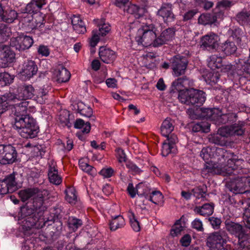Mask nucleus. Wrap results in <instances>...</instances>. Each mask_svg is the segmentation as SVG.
<instances>
[{
    "mask_svg": "<svg viewBox=\"0 0 250 250\" xmlns=\"http://www.w3.org/2000/svg\"><path fill=\"white\" fill-rule=\"evenodd\" d=\"M13 101H16L17 99L11 93L5 94L0 97V116L5 111L8 102Z\"/></svg>",
    "mask_w": 250,
    "mask_h": 250,
    "instance_id": "34",
    "label": "nucleus"
},
{
    "mask_svg": "<svg viewBox=\"0 0 250 250\" xmlns=\"http://www.w3.org/2000/svg\"><path fill=\"white\" fill-rule=\"evenodd\" d=\"M126 167L133 173L138 174L141 172V170L135 164L131 162H127L126 164Z\"/></svg>",
    "mask_w": 250,
    "mask_h": 250,
    "instance_id": "60",
    "label": "nucleus"
},
{
    "mask_svg": "<svg viewBox=\"0 0 250 250\" xmlns=\"http://www.w3.org/2000/svg\"><path fill=\"white\" fill-rule=\"evenodd\" d=\"M157 15L161 17L167 23L171 22L175 20V16L172 11L171 5L164 3L157 11Z\"/></svg>",
    "mask_w": 250,
    "mask_h": 250,
    "instance_id": "22",
    "label": "nucleus"
},
{
    "mask_svg": "<svg viewBox=\"0 0 250 250\" xmlns=\"http://www.w3.org/2000/svg\"><path fill=\"white\" fill-rule=\"evenodd\" d=\"M2 19L0 21H3L7 23H12L18 18V13L14 10H9L6 11L1 14Z\"/></svg>",
    "mask_w": 250,
    "mask_h": 250,
    "instance_id": "40",
    "label": "nucleus"
},
{
    "mask_svg": "<svg viewBox=\"0 0 250 250\" xmlns=\"http://www.w3.org/2000/svg\"><path fill=\"white\" fill-rule=\"evenodd\" d=\"M174 129L173 121L170 118L166 119L163 122L161 131L163 136L166 137H168L172 131Z\"/></svg>",
    "mask_w": 250,
    "mask_h": 250,
    "instance_id": "35",
    "label": "nucleus"
},
{
    "mask_svg": "<svg viewBox=\"0 0 250 250\" xmlns=\"http://www.w3.org/2000/svg\"><path fill=\"white\" fill-rule=\"evenodd\" d=\"M17 189V183L14 174H11L3 180L0 181V194L1 195L13 192Z\"/></svg>",
    "mask_w": 250,
    "mask_h": 250,
    "instance_id": "18",
    "label": "nucleus"
},
{
    "mask_svg": "<svg viewBox=\"0 0 250 250\" xmlns=\"http://www.w3.org/2000/svg\"><path fill=\"white\" fill-rule=\"evenodd\" d=\"M125 224V220L122 216H115L112 217L110 223V229L112 231H115L119 229L123 228Z\"/></svg>",
    "mask_w": 250,
    "mask_h": 250,
    "instance_id": "36",
    "label": "nucleus"
},
{
    "mask_svg": "<svg viewBox=\"0 0 250 250\" xmlns=\"http://www.w3.org/2000/svg\"><path fill=\"white\" fill-rule=\"evenodd\" d=\"M157 29L153 24L143 25L137 31L135 40L138 44L144 46L152 45L157 46L155 43L156 40Z\"/></svg>",
    "mask_w": 250,
    "mask_h": 250,
    "instance_id": "4",
    "label": "nucleus"
},
{
    "mask_svg": "<svg viewBox=\"0 0 250 250\" xmlns=\"http://www.w3.org/2000/svg\"><path fill=\"white\" fill-rule=\"evenodd\" d=\"M38 69V66L34 61L27 60L23 64L20 73L25 79H29L37 74Z\"/></svg>",
    "mask_w": 250,
    "mask_h": 250,
    "instance_id": "21",
    "label": "nucleus"
},
{
    "mask_svg": "<svg viewBox=\"0 0 250 250\" xmlns=\"http://www.w3.org/2000/svg\"><path fill=\"white\" fill-rule=\"evenodd\" d=\"M128 1L129 0H116L115 4L117 6L123 8L125 12L133 15L136 19L143 18L146 13V9L131 3L126 5Z\"/></svg>",
    "mask_w": 250,
    "mask_h": 250,
    "instance_id": "11",
    "label": "nucleus"
},
{
    "mask_svg": "<svg viewBox=\"0 0 250 250\" xmlns=\"http://www.w3.org/2000/svg\"><path fill=\"white\" fill-rule=\"evenodd\" d=\"M42 209V208H39L38 209H36L38 216L28 217L21 220H18L19 224L21 225L23 230H28L33 228L40 229L45 225L48 220L45 221L43 214L46 209Z\"/></svg>",
    "mask_w": 250,
    "mask_h": 250,
    "instance_id": "6",
    "label": "nucleus"
},
{
    "mask_svg": "<svg viewBox=\"0 0 250 250\" xmlns=\"http://www.w3.org/2000/svg\"><path fill=\"white\" fill-rule=\"evenodd\" d=\"M42 209V208H39L38 209H36L38 216L28 217L21 220H18L19 224L21 225L23 230H28L33 228L40 229L45 225L48 220L45 221L43 214L46 209Z\"/></svg>",
    "mask_w": 250,
    "mask_h": 250,
    "instance_id": "7",
    "label": "nucleus"
},
{
    "mask_svg": "<svg viewBox=\"0 0 250 250\" xmlns=\"http://www.w3.org/2000/svg\"><path fill=\"white\" fill-rule=\"evenodd\" d=\"M78 110L81 115L86 117H90L93 113L92 108L89 106L85 105L83 102L78 103Z\"/></svg>",
    "mask_w": 250,
    "mask_h": 250,
    "instance_id": "42",
    "label": "nucleus"
},
{
    "mask_svg": "<svg viewBox=\"0 0 250 250\" xmlns=\"http://www.w3.org/2000/svg\"><path fill=\"white\" fill-rule=\"evenodd\" d=\"M58 80L60 82H66L68 81L70 78V73L67 69L64 67H62L59 70L57 73Z\"/></svg>",
    "mask_w": 250,
    "mask_h": 250,
    "instance_id": "51",
    "label": "nucleus"
},
{
    "mask_svg": "<svg viewBox=\"0 0 250 250\" xmlns=\"http://www.w3.org/2000/svg\"><path fill=\"white\" fill-rule=\"evenodd\" d=\"M71 23L73 29L77 33L83 34L86 32L85 24L79 16L74 15L71 18Z\"/></svg>",
    "mask_w": 250,
    "mask_h": 250,
    "instance_id": "31",
    "label": "nucleus"
},
{
    "mask_svg": "<svg viewBox=\"0 0 250 250\" xmlns=\"http://www.w3.org/2000/svg\"><path fill=\"white\" fill-rule=\"evenodd\" d=\"M14 127L20 135L24 138H33L39 132V127L36 121L29 116H25L24 118L15 119Z\"/></svg>",
    "mask_w": 250,
    "mask_h": 250,
    "instance_id": "2",
    "label": "nucleus"
},
{
    "mask_svg": "<svg viewBox=\"0 0 250 250\" xmlns=\"http://www.w3.org/2000/svg\"><path fill=\"white\" fill-rule=\"evenodd\" d=\"M79 165L80 168L88 174L93 175L96 173L95 169L87 163L86 159H80L79 162Z\"/></svg>",
    "mask_w": 250,
    "mask_h": 250,
    "instance_id": "43",
    "label": "nucleus"
},
{
    "mask_svg": "<svg viewBox=\"0 0 250 250\" xmlns=\"http://www.w3.org/2000/svg\"><path fill=\"white\" fill-rule=\"evenodd\" d=\"M181 81V79L179 78L174 81L172 83L170 89L171 93H178V98L180 102L181 97L184 98V97L186 96L188 90L189 89H185Z\"/></svg>",
    "mask_w": 250,
    "mask_h": 250,
    "instance_id": "27",
    "label": "nucleus"
},
{
    "mask_svg": "<svg viewBox=\"0 0 250 250\" xmlns=\"http://www.w3.org/2000/svg\"><path fill=\"white\" fill-rule=\"evenodd\" d=\"M74 127L76 128L81 129L82 131L84 133H88L91 128L89 123L87 122L85 123L83 120L81 119L76 120Z\"/></svg>",
    "mask_w": 250,
    "mask_h": 250,
    "instance_id": "46",
    "label": "nucleus"
},
{
    "mask_svg": "<svg viewBox=\"0 0 250 250\" xmlns=\"http://www.w3.org/2000/svg\"><path fill=\"white\" fill-rule=\"evenodd\" d=\"M18 98L23 100L26 99H30L34 97L35 90L34 87L31 84H23L19 87L18 89Z\"/></svg>",
    "mask_w": 250,
    "mask_h": 250,
    "instance_id": "26",
    "label": "nucleus"
},
{
    "mask_svg": "<svg viewBox=\"0 0 250 250\" xmlns=\"http://www.w3.org/2000/svg\"><path fill=\"white\" fill-rule=\"evenodd\" d=\"M33 43L34 41L32 37L24 35L13 37L10 40V45L20 51L28 49Z\"/></svg>",
    "mask_w": 250,
    "mask_h": 250,
    "instance_id": "13",
    "label": "nucleus"
},
{
    "mask_svg": "<svg viewBox=\"0 0 250 250\" xmlns=\"http://www.w3.org/2000/svg\"><path fill=\"white\" fill-rule=\"evenodd\" d=\"M208 66L212 70L219 69L222 66V58L216 55L209 57L208 61Z\"/></svg>",
    "mask_w": 250,
    "mask_h": 250,
    "instance_id": "38",
    "label": "nucleus"
},
{
    "mask_svg": "<svg viewBox=\"0 0 250 250\" xmlns=\"http://www.w3.org/2000/svg\"><path fill=\"white\" fill-rule=\"evenodd\" d=\"M170 62L175 76L178 77L185 73L188 63L186 57L176 55L170 60Z\"/></svg>",
    "mask_w": 250,
    "mask_h": 250,
    "instance_id": "17",
    "label": "nucleus"
},
{
    "mask_svg": "<svg viewBox=\"0 0 250 250\" xmlns=\"http://www.w3.org/2000/svg\"><path fill=\"white\" fill-rule=\"evenodd\" d=\"M197 13V11L196 10L188 11L183 15V21H188L191 20Z\"/></svg>",
    "mask_w": 250,
    "mask_h": 250,
    "instance_id": "63",
    "label": "nucleus"
},
{
    "mask_svg": "<svg viewBox=\"0 0 250 250\" xmlns=\"http://www.w3.org/2000/svg\"><path fill=\"white\" fill-rule=\"evenodd\" d=\"M114 171L111 167L103 168L99 172V174L104 178H110L113 175Z\"/></svg>",
    "mask_w": 250,
    "mask_h": 250,
    "instance_id": "57",
    "label": "nucleus"
},
{
    "mask_svg": "<svg viewBox=\"0 0 250 250\" xmlns=\"http://www.w3.org/2000/svg\"><path fill=\"white\" fill-rule=\"evenodd\" d=\"M49 182L55 185H59L62 182V178L58 174V170L54 166H50L48 171Z\"/></svg>",
    "mask_w": 250,
    "mask_h": 250,
    "instance_id": "29",
    "label": "nucleus"
},
{
    "mask_svg": "<svg viewBox=\"0 0 250 250\" xmlns=\"http://www.w3.org/2000/svg\"><path fill=\"white\" fill-rule=\"evenodd\" d=\"M0 77L5 84L11 83L14 79L13 76L6 72L1 74Z\"/></svg>",
    "mask_w": 250,
    "mask_h": 250,
    "instance_id": "61",
    "label": "nucleus"
},
{
    "mask_svg": "<svg viewBox=\"0 0 250 250\" xmlns=\"http://www.w3.org/2000/svg\"><path fill=\"white\" fill-rule=\"evenodd\" d=\"M250 183L249 176L238 177L228 183V187L234 194L244 193L247 191L245 189Z\"/></svg>",
    "mask_w": 250,
    "mask_h": 250,
    "instance_id": "14",
    "label": "nucleus"
},
{
    "mask_svg": "<svg viewBox=\"0 0 250 250\" xmlns=\"http://www.w3.org/2000/svg\"><path fill=\"white\" fill-rule=\"evenodd\" d=\"M214 205L213 204H205L201 207H197L195 211L199 214L208 216L211 215L213 212Z\"/></svg>",
    "mask_w": 250,
    "mask_h": 250,
    "instance_id": "39",
    "label": "nucleus"
},
{
    "mask_svg": "<svg viewBox=\"0 0 250 250\" xmlns=\"http://www.w3.org/2000/svg\"><path fill=\"white\" fill-rule=\"evenodd\" d=\"M163 197L162 193L159 191H152L150 195L146 196V198L156 205L163 201Z\"/></svg>",
    "mask_w": 250,
    "mask_h": 250,
    "instance_id": "48",
    "label": "nucleus"
},
{
    "mask_svg": "<svg viewBox=\"0 0 250 250\" xmlns=\"http://www.w3.org/2000/svg\"><path fill=\"white\" fill-rule=\"evenodd\" d=\"M210 125L206 122H201L194 124L192 126L194 132H208L209 131Z\"/></svg>",
    "mask_w": 250,
    "mask_h": 250,
    "instance_id": "45",
    "label": "nucleus"
},
{
    "mask_svg": "<svg viewBox=\"0 0 250 250\" xmlns=\"http://www.w3.org/2000/svg\"><path fill=\"white\" fill-rule=\"evenodd\" d=\"M47 190H40L38 188H29L21 190L19 192V195L23 202L32 198V206L36 209H38L39 208H42V209H46L45 206L44 205V202L47 198Z\"/></svg>",
    "mask_w": 250,
    "mask_h": 250,
    "instance_id": "5",
    "label": "nucleus"
},
{
    "mask_svg": "<svg viewBox=\"0 0 250 250\" xmlns=\"http://www.w3.org/2000/svg\"><path fill=\"white\" fill-rule=\"evenodd\" d=\"M175 150V146L173 144L166 141L163 143L162 148V154L163 156H167L170 153H174Z\"/></svg>",
    "mask_w": 250,
    "mask_h": 250,
    "instance_id": "52",
    "label": "nucleus"
},
{
    "mask_svg": "<svg viewBox=\"0 0 250 250\" xmlns=\"http://www.w3.org/2000/svg\"><path fill=\"white\" fill-rule=\"evenodd\" d=\"M116 151L117 153V157L119 162L120 163L125 162L126 160V156L124 151L122 149L118 148L116 149Z\"/></svg>",
    "mask_w": 250,
    "mask_h": 250,
    "instance_id": "62",
    "label": "nucleus"
},
{
    "mask_svg": "<svg viewBox=\"0 0 250 250\" xmlns=\"http://www.w3.org/2000/svg\"><path fill=\"white\" fill-rule=\"evenodd\" d=\"M217 153L221 154L224 158H228L227 165L223 167H219L208 164L202 169L201 175L204 178H208L210 174H222L224 175L235 174L237 173L238 165L242 162V160L236 158V156L232 153H229L222 148L216 149Z\"/></svg>",
    "mask_w": 250,
    "mask_h": 250,
    "instance_id": "1",
    "label": "nucleus"
},
{
    "mask_svg": "<svg viewBox=\"0 0 250 250\" xmlns=\"http://www.w3.org/2000/svg\"><path fill=\"white\" fill-rule=\"evenodd\" d=\"M128 217L130 220V223L132 229L136 232H138L140 230V226L139 222L135 218L133 212H129Z\"/></svg>",
    "mask_w": 250,
    "mask_h": 250,
    "instance_id": "56",
    "label": "nucleus"
},
{
    "mask_svg": "<svg viewBox=\"0 0 250 250\" xmlns=\"http://www.w3.org/2000/svg\"><path fill=\"white\" fill-rule=\"evenodd\" d=\"M83 225V222L81 219L74 217H69L68 220V226L69 228L73 231H76Z\"/></svg>",
    "mask_w": 250,
    "mask_h": 250,
    "instance_id": "47",
    "label": "nucleus"
},
{
    "mask_svg": "<svg viewBox=\"0 0 250 250\" xmlns=\"http://www.w3.org/2000/svg\"><path fill=\"white\" fill-rule=\"evenodd\" d=\"M48 91L44 87L40 88L37 91L35 92L34 99L37 103L40 104H43L45 103L47 100Z\"/></svg>",
    "mask_w": 250,
    "mask_h": 250,
    "instance_id": "37",
    "label": "nucleus"
},
{
    "mask_svg": "<svg viewBox=\"0 0 250 250\" xmlns=\"http://www.w3.org/2000/svg\"><path fill=\"white\" fill-rule=\"evenodd\" d=\"M15 53L8 46L0 44V67L9 66L15 60Z\"/></svg>",
    "mask_w": 250,
    "mask_h": 250,
    "instance_id": "16",
    "label": "nucleus"
},
{
    "mask_svg": "<svg viewBox=\"0 0 250 250\" xmlns=\"http://www.w3.org/2000/svg\"><path fill=\"white\" fill-rule=\"evenodd\" d=\"M144 185L142 184H139L137 185L136 188H134L133 185L132 183H129L127 187V191L131 196V198H134L136 193L138 194V195H142V194H139V189L140 188H142Z\"/></svg>",
    "mask_w": 250,
    "mask_h": 250,
    "instance_id": "54",
    "label": "nucleus"
},
{
    "mask_svg": "<svg viewBox=\"0 0 250 250\" xmlns=\"http://www.w3.org/2000/svg\"><path fill=\"white\" fill-rule=\"evenodd\" d=\"M250 13L248 12L242 11L236 16V20L240 24L248 23L250 20Z\"/></svg>",
    "mask_w": 250,
    "mask_h": 250,
    "instance_id": "55",
    "label": "nucleus"
},
{
    "mask_svg": "<svg viewBox=\"0 0 250 250\" xmlns=\"http://www.w3.org/2000/svg\"><path fill=\"white\" fill-rule=\"evenodd\" d=\"M225 224L227 231L238 238L240 250H250V235L243 226L231 221H226Z\"/></svg>",
    "mask_w": 250,
    "mask_h": 250,
    "instance_id": "3",
    "label": "nucleus"
},
{
    "mask_svg": "<svg viewBox=\"0 0 250 250\" xmlns=\"http://www.w3.org/2000/svg\"><path fill=\"white\" fill-rule=\"evenodd\" d=\"M11 94L15 96L17 101L8 102L5 111L9 110V113L15 116V120H18V118H24L25 116H29L27 113L29 102L19 99L17 95Z\"/></svg>",
    "mask_w": 250,
    "mask_h": 250,
    "instance_id": "8",
    "label": "nucleus"
},
{
    "mask_svg": "<svg viewBox=\"0 0 250 250\" xmlns=\"http://www.w3.org/2000/svg\"><path fill=\"white\" fill-rule=\"evenodd\" d=\"M38 52L40 55L45 57L48 56L50 53L49 49L47 46L43 45L39 46Z\"/></svg>",
    "mask_w": 250,
    "mask_h": 250,
    "instance_id": "64",
    "label": "nucleus"
},
{
    "mask_svg": "<svg viewBox=\"0 0 250 250\" xmlns=\"http://www.w3.org/2000/svg\"><path fill=\"white\" fill-rule=\"evenodd\" d=\"M99 34L97 30L92 31V36L89 41V44L91 47H94L99 41Z\"/></svg>",
    "mask_w": 250,
    "mask_h": 250,
    "instance_id": "58",
    "label": "nucleus"
},
{
    "mask_svg": "<svg viewBox=\"0 0 250 250\" xmlns=\"http://www.w3.org/2000/svg\"><path fill=\"white\" fill-rule=\"evenodd\" d=\"M217 20L216 16L212 14H203L198 18V22L206 25L214 23Z\"/></svg>",
    "mask_w": 250,
    "mask_h": 250,
    "instance_id": "41",
    "label": "nucleus"
},
{
    "mask_svg": "<svg viewBox=\"0 0 250 250\" xmlns=\"http://www.w3.org/2000/svg\"><path fill=\"white\" fill-rule=\"evenodd\" d=\"M184 228V224H182L181 222V220H177L173 226L172 227V229L170 231V234L172 236L175 237L179 235L181 232L183 230Z\"/></svg>",
    "mask_w": 250,
    "mask_h": 250,
    "instance_id": "53",
    "label": "nucleus"
},
{
    "mask_svg": "<svg viewBox=\"0 0 250 250\" xmlns=\"http://www.w3.org/2000/svg\"><path fill=\"white\" fill-rule=\"evenodd\" d=\"M65 200L71 204H75L77 200V196L74 188L70 187L65 190Z\"/></svg>",
    "mask_w": 250,
    "mask_h": 250,
    "instance_id": "44",
    "label": "nucleus"
},
{
    "mask_svg": "<svg viewBox=\"0 0 250 250\" xmlns=\"http://www.w3.org/2000/svg\"><path fill=\"white\" fill-rule=\"evenodd\" d=\"M220 135L224 137L232 135H242L244 132L243 125L235 124L231 126H226L218 130Z\"/></svg>",
    "mask_w": 250,
    "mask_h": 250,
    "instance_id": "19",
    "label": "nucleus"
},
{
    "mask_svg": "<svg viewBox=\"0 0 250 250\" xmlns=\"http://www.w3.org/2000/svg\"><path fill=\"white\" fill-rule=\"evenodd\" d=\"M11 34V32L8 27L4 24L0 25V43L6 41Z\"/></svg>",
    "mask_w": 250,
    "mask_h": 250,
    "instance_id": "50",
    "label": "nucleus"
},
{
    "mask_svg": "<svg viewBox=\"0 0 250 250\" xmlns=\"http://www.w3.org/2000/svg\"><path fill=\"white\" fill-rule=\"evenodd\" d=\"M95 24L99 28L98 33L102 36H105L111 30V27L109 24L106 22L104 19L95 20Z\"/></svg>",
    "mask_w": 250,
    "mask_h": 250,
    "instance_id": "33",
    "label": "nucleus"
},
{
    "mask_svg": "<svg viewBox=\"0 0 250 250\" xmlns=\"http://www.w3.org/2000/svg\"><path fill=\"white\" fill-rule=\"evenodd\" d=\"M46 3V0H32L25 7L26 12L29 14L36 13Z\"/></svg>",
    "mask_w": 250,
    "mask_h": 250,
    "instance_id": "28",
    "label": "nucleus"
},
{
    "mask_svg": "<svg viewBox=\"0 0 250 250\" xmlns=\"http://www.w3.org/2000/svg\"><path fill=\"white\" fill-rule=\"evenodd\" d=\"M228 239L227 233L224 231L216 232L210 234L207 238V245L211 250H227L223 245Z\"/></svg>",
    "mask_w": 250,
    "mask_h": 250,
    "instance_id": "12",
    "label": "nucleus"
},
{
    "mask_svg": "<svg viewBox=\"0 0 250 250\" xmlns=\"http://www.w3.org/2000/svg\"><path fill=\"white\" fill-rule=\"evenodd\" d=\"M206 99L205 93L203 91L191 88L188 90L184 98L181 97V102L187 105L200 106Z\"/></svg>",
    "mask_w": 250,
    "mask_h": 250,
    "instance_id": "9",
    "label": "nucleus"
},
{
    "mask_svg": "<svg viewBox=\"0 0 250 250\" xmlns=\"http://www.w3.org/2000/svg\"><path fill=\"white\" fill-rule=\"evenodd\" d=\"M237 68L241 69L242 71L249 73L250 69V62L249 59H240L236 62Z\"/></svg>",
    "mask_w": 250,
    "mask_h": 250,
    "instance_id": "49",
    "label": "nucleus"
},
{
    "mask_svg": "<svg viewBox=\"0 0 250 250\" xmlns=\"http://www.w3.org/2000/svg\"><path fill=\"white\" fill-rule=\"evenodd\" d=\"M36 216H38L36 208L33 206L32 208L28 206H25L21 207L20 211L18 213V220H21L28 217H35Z\"/></svg>",
    "mask_w": 250,
    "mask_h": 250,
    "instance_id": "32",
    "label": "nucleus"
},
{
    "mask_svg": "<svg viewBox=\"0 0 250 250\" xmlns=\"http://www.w3.org/2000/svg\"><path fill=\"white\" fill-rule=\"evenodd\" d=\"M17 158V152L11 145H0V163L2 165L12 164Z\"/></svg>",
    "mask_w": 250,
    "mask_h": 250,
    "instance_id": "15",
    "label": "nucleus"
},
{
    "mask_svg": "<svg viewBox=\"0 0 250 250\" xmlns=\"http://www.w3.org/2000/svg\"><path fill=\"white\" fill-rule=\"evenodd\" d=\"M31 14L27 13L25 10V12L21 17L20 22L24 27L27 28L28 30L41 27L42 25V23H36V21H34L32 15Z\"/></svg>",
    "mask_w": 250,
    "mask_h": 250,
    "instance_id": "23",
    "label": "nucleus"
},
{
    "mask_svg": "<svg viewBox=\"0 0 250 250\" xmlns=\"http://www.w3.org/2000/svg\"><path fill=\"white\" fill-rule=\"evenodd\" d=\"M99 55L101 60L106 63L112 62L116 58L114 51L104 47L100 48Z\"/></svg>",
    "mask_w": 250,
    "mask_h": 250,
    "instance_id": "25",
    "label": "nucleus"
},
{
    "mask_svg": "<svg viewBox=\"0 0 250 250\" xmlns=\"http://www.w3.org/2000/svg\"><path fill=\"white\" fill-rule=\"evenodd\" d=\"M237 49L234 42L228 40L222 43L220 47V51L226 56L234 54Z\"/></svg>",
    "mask_w": 250,
    "mask_h": 250,
    "instance_id": "30",
    "label": "nucleus"
},
{
    "mask_svg": "<svg viewBox=\"0 0 250 250\" xmlns=\"http://www.w3.org/2000/svg\"><path fill=\"white\" fill-rule=\"evenodd\" d=\"M219 38L213 33H209L201 39V47L207 49H215L218 46Z\"/></svg>",
    "mask_w": 250,
    "mask_h": 250,
    "instance_id": "20",
    "label": "nucleus"
},
{
    "mask_svg": "<svg viewBox=\"0 0 250 250\" xmlns=\"http://www.w3.org/2000/svg\"><path fill=\"white\" fill-rule=\"evenodd\" d=\"M204 116L214 122L215 124H226L231 120L230 117H235L233 113L222 114L218 108H205L203 110Z\"/></svg>",
    "mask_w": 250,
    "mask_h": 250,
    "instance_id": "10",
    "label": "nucleus"
},
{
    "mask_svg": "<svg viewBox=\"0 0 250 250\" xmlns=\"http://www.w3.org/2000/svg\"><path fill=\"white\" fill-rule=\"evenodd\" d=\"M192 193L194 197L197 199H200L205 197V192L200 187H196L192 189Z\"/></svg>",
    "mask_w": 250,
    "mask_h": 250,
    "instance_id": "59",
    "label": "nucleus"
},
{
    "mask_svg": "<svg viewBox=\"0 0 250 250\" xmlns=\"http://www.w3.org/2000/svg\"><path fill=\"white\" fill-rule=\"evenodd\" d=\"M174 34L175 31L173 28H169L164 30L155 40V44L158 46L167 43L173 39Z\"/></svg>",
    "mask_w": 250,
    "mask_h": 250,
    "instance_id": "24",
    "label": "nucleus"
}]
</instances>
